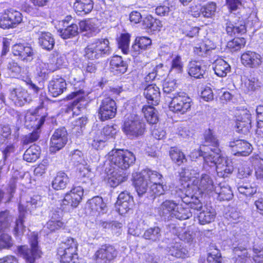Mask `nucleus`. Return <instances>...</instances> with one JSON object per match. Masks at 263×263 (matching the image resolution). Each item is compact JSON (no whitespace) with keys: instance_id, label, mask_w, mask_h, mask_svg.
<instances>
[{"instance_id":"473e14b6","label":"nucleus","mask_w":263,"mask_h":263,"mask_svg":"<svg viewBox=\"0 0 263 263\" xmlns=\"http://www.w3.org/2000/svg\"><path fill=\"white\" fill-rule=\"evenodd\" d=\"M213 70L218 77H224L230 72V65L222 59H218L213 63Z\"/></svg>"},{"instance_id":"2f4dec72","label":"nucleus","mask_w":263,"mask_h":263,"mask_svg":"<svg viewBox=\"0 0 263 263\" xmlns=\"http://www.w3.org/2000/svg\"><path fill=\"white\" fill-rule=\"evenodd\" d=\"M38 39L40 45L47 50L53 49L54 45V39L51 34L48 32H38Z\"/></svg>"},{"instance_id":"bb28decb","label":"nucleus","mask_w":263,"mask_h":263,"mask_svg":"<svg viewBox=\"0 0 263 263\" xmlns=\"http://www.w3.org/2000/svg\"><path fill=\"white\" fill-rule=\"evenodd\" d=\"M65 80L61 77H57L51 80L48 85V89L51 95L56 97L63 92L66 88Z\"/></svg>"},{"instance_id":"f257e3e1","label":"nucleus","mask_w":263,"mask_h":263,"mask_svg":"<svg viewBox=\"0 0 263 263\" xmlns=\"http://www.w3.org/2000/svg\"><path fill=\"white\" fill-rule=\"evenodd\" d=\"M204 140L205 145L191 153L190 156L191 159H195L202 156L204 160L203 167L206 169V165L215 166L217 174L220 177L224 178L231 174L233 171L232 162L228 157L223 156L218 147V140L211 129L205 132Z\"/></svg>"},{"instance_id":"8fccbe9b","label":"nucleus","mask_w":263,"mask_h":263,"mask_svg":"<svg viewBox=\"0 0 263 263\" xmlns=\"http://www.w3.org/2000/svg\"><path fill=\"white\" fill-rule=\"evenodd\" d=\"M215 46L210 41H205V43H201L198 46L194 48V52L200 56H204L210 50L214 49Z\"/></svg>"},{"instance_id":"338daca9","label":"nucleus","mask_w":263,"mask_h":263,"mask_svg":"<svg viewBox=\"0 0 263 263\" xmlns=\"http://www.w3.org/2000/svg\"><path fill=\"white\" fill-rule=\"evenodd\" d=\"M252 173V170L246 163H243L238 166V176L239 178L247 177Z\"/></svg>"},{"instance_id":"c9c22d12","label":"nucleus","mask_w":263,"mask_h":263,"mask_svg":"<svg viewBox=\"0 0 263 263\" xmlns=\"http://www.w3.org/2000/svg\"><path fill=\"white\" fill-rule=\"evenodd\" d=\"M188 73L192 77L200 79L203 78L205 69L201 66L199 62L191 61L189 64Z\"/></svg>"},{"instance_id":"7ed1b4c3","label":"nucleus","mask_w":263,"mask_h":263,"mask_svg":"<svg viewBox=\"0 0 263 263\" xmlns=\"http://www.w3.org/2000/svg\"><path fill=\"white\" fill-rule=\"evenodd\" d=\"M42 198L40 196L35 195L29 198L26 201L25 205L24 201H21L18 206L19 217L16 221L14 227V235L16 237H19L23 235L25 231V227L23 225V218L25 217V212L30 211L32 212L34 209L42 205Z\"/></svg>"},{"instance_id":"aec40b11","label":"nucleus","mask_w":263,"mask_h":263,"mask_svg":"<svg viewBox=\"0 0 263 263\" xmlns=\"http://www.w3.org/2000/svg\"><path fill=\"white\" fill-rule=\"evenodd\" d=\"M117 255L116 250L111 246H102L95 253V259L101 263H110Z\"/></svg>"},{"instance_id":"a19ab883","label":"nucleus","mask_w":263,"mask_h":263,"mask_svg":"<svg viewBox=\"0 0 263 263\" xmlns=\"http://www.w3.org/2000/svg\"><path fill=\"white\" fill-rule=\"evenodd\" d=\"M169 254L176 258H185L187 255V250L180 242H175L170 248Z\"/></svg>"},{"instance_id":"a211bd4d","label":"nucleus","mask_w":263,"mask_h":263,"mask_svg":"<svg viewBox=\"0 0 263 263\" xmlns=\"http://www.w3.org/2000/svg\"><path fill=\"white\" fill-rule=\"evenodd\" d=\"M117 108L116 103L110 98H106L103 100L100 105L99 115L102 121H105L114 118L116 114Z\"/></svg>"},{"instance_id":"f8f14e48","label":"nucleus","mask_w":263,"mask_h":263,"mask_svg":"<svg viewBox=\"0 0 263 263\" xmlns=\"http://www.w3.org/2000/svg\"><path fill=\"white\" fill-rule=\"evenodd\" d=\"M251 115L246 108H239L236 110L237 131L238 133L247 134L251 127Z\"/></svg>"},{"instance_id":"774afa93","label":"nucleus","mask_w":263,"mask_h":263,"mask_svg":"<svg viewBox=\"0 0 263 263\" xmlns=\"http://www.w3.org/2000/svg\"><path fill=\"white\" fill-rule=\"evenodd\" d=\"M170 12V4L168 3L158 6L155 9L156 13L160 16L168 15Z\"/></svg>"},{"instance_id":"69168bd1","label":"nucleus","mask_w":263,"mask_h":263,"mask_svg":"<svg viewBox=\"0 0 263 263\" xmlns=\"http://www.w3.org/2000/svg\"><path fill=\"white\" fill-rule=\"evenodd\" d=\"M87 122V119L85 117L79 118L73 122V133L78 132L79 134L82 132V128L86 125Z\"/></svg>"},{"instance_id":"dca6fc26","label":"nucleus","mask_w":263,"mask_h":263,"mask_svg":"<svg viewBox=\"0 0 263 263\" xmlns=\"http://www.w3.org/2000/svg\"><path fill=\"white\" fill-rule=\"evenodd\" d=\"M12 52L14 56L25 62H31L34 57L35 51L28 44H15L12 48Z\"/></svg>"},{"instance_id":"9d476101","label":"nucleus","mask_w":263,"mask_h":263,"mask_svg":"<svg viewBox=\"0 0 263 263\" xmlns=\"http://www.w3.org/2000/svg\"><path fill=\"white\" fill-rule=\"evenodd\" d=\"M171 96L169 108L174 113L184 115L189 111L193 105L192 100L184 92H175Z\"/></svg>"},{"instance_id":"2eb2a0df","label":"nucleus","mask_w":263,"mask_h":263,"mask_svg":"<svg viewBox=\"0 0 263 263\" xmlns=\"http://www.w3.org/2000/svg\"><path fill=\"white\" fill-rule=\"evenodd\" d=\"M84 190L80 186L73 187L70 192L67 193L61 201V205L64 209V206L76 208L81 202L83 196Z\"/></svg>"},{"instance_id":"49530a36","label":"nucleus","mask_w":263,"mask_h":263,"mask_svg":"<svg viewBox=\"0 0 263 263\" xmlns=\"http://www.w3.org/2000/svg\"><path fill=\"white\" fill-rule=\"evenodd\" d=\"M130 35L127 33H122L118 39V46L124 54H128L129 52V44Z\"/></svg>"},{"instance_id":"4468645a","label":"nucleus","mask_w":263,"mask_h":263,"mask_svg":"<svg viewBox=\"0 0 263 263\" xmlns=\"http://www.w3.org/2000/svg\"><path fill=\"white\" fill-rule=\"evenodd\" d=\"M89 91L83 89L76 90L67 96L68 100L74 99L72 105L74 114L78 115L81 110L84 109L85 104L88 102V95Z\"/></svg>"},{"instance_id":"4d7b16f0","label":"nucleus","mask_w":263,"mask_h":263,"mask_svg":"<svg viewBox=\"0 0 263 263\" xmlns=\"http://www.w3.org/2000/svg\"><path fill=\"white\" fill-rule=\"evenodd\" d=\"M256 112L257 123L256 134L261 135L263 134V105L257 106Z\"/></svg>"},{"instance_id":"c85d7f7f","label":"nucleus","mask_w":263,"mask_h":263,"mask_svg":"<svg viewBox=\"0 0 263 263\" xmlns=\"http://www.w3.org/2000/svg\"><path fill=\"white\" fill-rule=\"evenodd\" d=\"M61 64L58 63L57 66H50L49 64L42 61L38 62L35 65L34 73L35 76L40 77L42 79H44L49 72L58 69V67Z\"/></svg>"},{"instance_id":"393cba45","label":"nucleus","mask_w":263,"mask_h":263,"mask_svg":"<svg viewBox=\"0 0 263 263\" xmlns=\"http://www.w3.org/2000/svg\"><path fill=\"white\" fill-rule=\"evenodd\" d=\"M241 63L245 66L250 68H255L261 63V55L254 51H247L241 56Z\"/></svg>"},{"instance_id":"b1692460","label":"nucleus","mask_w":263,"mask_h":263,"mask_svg":"<svg viewBox=\"0 0 263 263\" xmlns=\"http://www.w3.org/2000/svg\"><path fill=\"white\" fill-rule=\"evenodd\" d=\"M10 99L16 106H22L31 101V97L27 91L22 87L13 89L10 92Z\"/></svg>"},{"instance_id":"0eeeda50","label":"nucleus","mask_w":263,"mask_h":263,"mask_svg":"<svg viewBox=\"0 0 263 263\" xmlns=\"http://www.w3.org/2000/svg\"><path fill=\"white\" fill-rule=\"evenodd\" d=\"M110 167L114 166L122 170H126L134 163L135 157L127 150L113 149L108 154Z\"/></svg>"},{"instance_id":"9b49d317","label":"nucleus","mask_w":263,"mask_h":263,"mask_svg":"<svg viewBox=\"0 0 263 263\" xmlns=\"http://www.w3.org/2000/svg\"><path fill=\"white\" fill-rule=\"evenodd\" d=\"M31 250L26 246H21L18 248L19 254L29 263H43L40 259L42 252L39 248L37 235L33 233L30 239Z\"/></svg>"},{"instance_id":"79ce46f5","label":"nucleus","mask_w":263,"mask_h":263,"mask_svg":"<svg viewBox=\"0 0 263 263\" xmlns=\"http://www.w3.org/2000/svg\"><path fill=\"white\" fill-rule=\"evenodd\" d=\"M144 117L149 124H155L158 121L157 112L155 108L151 106H144L142 108Z\"/></svg>"},{"instance_id":"58836bf2","label":"nucleus","mask_w":263,"mask_h":263,"mask_svg":"<svg viewBox=\"0 0 263 263\" xmlns=\"http://www.w3.org/2000/svg\"><path fill=\"white\" fill-rule=\"evenodd\" d=\"M143 25L151 31H159L163 26L161 21L151 15H147L144 18Z\"/></svg>"},{"instance_id":"20e7f679","label":"nucleus","mask_w":263,"mask_h":263,"mask_svg":"<svg viewBox=\"0 0 263 263\" xmlns=\"http://www.w3.org/2000/svg\"><path fill=\"white\" fill-rule=\"evenodd\" d=\"M145 126V122L140 116L130 114L125 118L122 131L129 139H137L144 135Z\"/></svg>"},{"instance_id":"c756f323","label":"nucleus","mask_w":263,"mask_h":263,"mask_svg":"<svg viewBox=\"0 0 263 263\" xmlns=\"http://www.w3.org/2000/svg\"><path fill=\"white\" fill-rule=\"evenodd\" d=\"M80 29L90 35H93L99 32L98 21L96 19H89L81 21L79 23Z\"/></svg>"},{"instance_id":"f3484780","label":"nucleus","mask_w":263,"mask_h":263,"mask_svg":"<svg viewBox=\"0 0 263 263\" xmlns=\"http://www.w3.org/2000/svg\"><path fill=\"white\" fill-rule=\"evenodd\" d=\"M67 133L65 128L55 130L50 140L49 150L55 153L63 148L67 142Z\"/></svg>"},{"instance_id":"e433bc0d","label":"nucleus","mask_w":263,"mask_h":263,"mask_svg":"<svg viewBox=\"0 0 263 263\" xmlns=\"http://www.w3.org/2000/svg\"><path fill=\"white\" fill-rule=\"evenodd\" d=\"M185 196L182 197V203H178L177 208L176 209V212L180 214L181 217H178L177 216H174V217L180 220H185L189 218L192 215V213L190 210L191 206L189 204L186 203L183 201V199L185 197H187V195H185Z\"/></svg>"},{"instance_id":"37998d69","label":"nucleus","mask_w":263,"mask_h":263,"mask_svg":"<svg viewBox=\"0 0 263 263\" xmlns=\"http://www.w3.org/2000/svg\"><path fill=\"white\" fill-rule=\"evenodd\" d=\"M12 220L13 218L8 211L0 212V232H7Z\"/></svg>"},{"instance_id":"5701e85b","label":"nucleus","mask_w":263,"mask_h":263,"mask_svg":"<svg viewBox=\"0 0 263 263\" xmlns=\"http://www.w3.org/2000/svg\"><path fill=\"white\" fill-rule=\"evenodd\" d=\"M229 146L232 148L235 155L246 156L252 151L251 144L244 140L237 139L231 141Z\"/></svg>"},{"instance_id":"f03ea898","label":"nucleus","mask_w":263,"mask_h":263,"mask_svg":"<svg viewBox=\"0 0 263 263\" xmlns=\"http://www.w3.org/2000/svg\"><path fill=\"white\" fill-rule=\"evenodd\" d=\"M182 187L180 190L184 194L189 196H195L197 192L199 194H206L213 196V191L216 186L213 178L209 174L203 173L199 176L197 170L184 168L180 173Z\"/></svg>"},{"instance_id":"bf43d9fd","label":"nucleus","mask_w":263,"mask_h":263,"mask_svg":"<svg viewBox=\"0 0 263 263\" xmlns=\"http://www.w3.org/2000/svg\"><path fill=\"white\" fill-rule=\"evenodd\" d=\"M170 155L172 160L178 165H180L185 160L184 154L177 148H172L170 151Z\"/></svg>"},{"instance_id":"6ab92c4d","label":"nucleus","mask_w":263,"mask_h":263,"mask_svg":"<svg viewBox=\"0 0 263 263\" xmlns=\"http://www.w3.org/2000/svg\"><path fill=\"white\" fill-rule=\"evenodd\" d=\"M108 182L111 187H116L127 179L128 175L124 170L110 167L106 170Z\"/></svg>"},{"instance_id":"a878e982","label":"nucleus","mask_w":263,"mask_h":263,"mask_svg":"<svg viewBox=\"0 0 263 263\" xmlns=\"http://www.w3.org/2000/svg\"><path fill=\"white\" fill-rule=\"evenodd\" d=\"M216 195L220 201L230 200L233 196L230 186L226 182H221L216 185L213 195Z\"/></svg>"},{"instance_id":"f704fd0d","label":"nucleus","mask_w":263,"mask_h":263,"mask_svg":"<svg viewBox=\"0 0 263 263\" xmlns=\"http://www.w3.org/2000/svg\"><path fill=\"white\" fill-rule=\"evenodd\" d=\"M110 67L117 74L123 73L127 70V65L121 57L116 55L112 57L110 62Z\"/></svg>"},{"instance_id":"5fc2aeb1","label":"nucleus","mask_w":263,"mask_h":263,"mask_svg":"<svg viewBox=\"0 0 263 263\" xmlns=\"http://www.w3.org/2000/svg\"><path fill=\"white\" fill-rule=\"evenodd\" d=\"M161 178L158 181H151L148 192L151 196H158L163 194L164 189L163 185L160 183Z\"/></svg>"},{"instance_id":"e2e57ef3","label":"nucleus","mask_w":263,"mask_h":263,"mask_svg":"<svg viewBox=\"0 0 263 263\" xmlns=\"http://www.w3.org/2000/svg\"><path fill=\"white\" fill-rule=\"evenodd\" d=\"M97 132H101L102 137L107 141L110 139L114 138L117 129L113 126L107 125L105 126L102 130H98Z\"/></svg>"},{"instance_id":"864d4df0","label":"nucleus","mask_w":263,"mask_h":263,"mask_svg":"<svg viewBox=\"0 0 263 263\" xmlns=\"http://www.w3.org/2000/svg\"><path fill=\"white\" fill-rule=\"evenodd\" d=\"M246 43V40L243 37H237L229 41L227 43V47L231 51H236L243 48Z\"/></svg>"},{"instance_id":"3c124183","label":"nucleus","mask_w":263,"mask_h":263,"mask_svg":"<svg viewBox=\"0 0 263 263\" xmlns=\"http://www.w3.org/2000/svg\"><path fill=\"white\" fill-rule=\"evenodd\" d=\"M60 35L64 39L72 37L78 33V27L77 24H71L64 29L60 31Z\"/></svg>"},{"instance_id":"680f3d73","label":"nucleus","mask_w":263,"mask_h":263,"mask_svg":"<svg viewBox=\"0 0 263 263\" xmlns=\"http://www.w3.org/2000/svg\"><path fill=\"white\" fill-rule=\"evenodd\" d=\"M160 236V230L158 227L151 228L146 230L143 235V237L146 239L156 241Z\"/></svg>"},{"instance_id":"4be33fe9","label":"nucleus","mask_w":263,"mask_h":263,"mask_svg":"<svg viewBox=\"0 0 263 263\" xmlns=\"http://www.w3.org/2000/svg\"><path fill=\"white\" fill-rule=\"evenodd\" d=\"M87 207L90 210V213L93 215H98L105 213L107 211L106 203L100 196H95L88 200Z\"/></svg>"},{"instance_id":"7c9ffc66","label":"nucleus","mask_w":263,"mask_h":263,"mask_svg":"<svg viewBox=\"0 0 263 263\" xmlns=\"http://www.w3.org/2000/svg\"><path fill=\"white\" fill-rule=\"evenodd\" d=\"M17 180H24L23 183H31L30 175L28 172H19L15 171L14 172L12 179L10 181L9 193L12 194L15 189V183Z\"/></svg>"},{"instance_id":"ddd939ff","label":"nucleus","mask_w":263,"mask_h":263,"mask_svg":"<svg viewBox=\"0 0 263 263\" xmlns=\"http://www.w3.org/2000/svg\"><path fill=\"white\" fill-rule=\"evenodd\" d=\"M23 20L22 14L13 9L6 11L0 18V27L9 29L16 27Z\"/></svg>"},{"instance_id":"052dcab7","label":"nucleus","mask_w":263,"mask_h":263,"mask_svg":"<svg viewBox=\"0 0 263 263\" xmlns=\"http://www.w3.org/2000/svg\"><path fill=\"white\" fill-rule=\"evenodd\" d=\"M77 172L79 177H89L90 176V168L87 163H78L76 164Z\"/></svg>"},{"instance_id":"423d86ee","label":"nucleus","mask_w":263,"mask_h":263,"mask_svg":"<svg viewBox=\"0 0 263 263\" xmlns=\"http://www.w3.org/2000/svg\"><path fill=\"white\" fill-rule=\"evenodd\" d=\"M162 176L158 172L144 170L134 176V184L139 196L148 191L151 181H158Z\"/></svg>"},{"instance_id":"ea45409f","label":"nucleus","mask_w":263,"mask_h":263,"mask_svg":"<svg viewBox=\"0 0 263 263\" xmlns=\"http://www.w3.org/2000/svg\"><path fill=\"white\" fill-rule=\"evenodd\" d=\"M40 154V148L39 146L33 144L30 146L25 152L23 158L24 160L28 162L35 161L39 157Z\"/></svg>"},{"instance_id":"09e8293b","label":"nucleus","mask_w":263,"mask_h":263,"mask_svg":"<svg viewBox=\"0 0 263 263\" xmlns=\"http://www.w3.org/2000/svg\"><path fill=\"white\" fill-rule=\"evenodd\" d=\"M216 4L214 2H210L201 7V15L206 18H212L215 14Z\"/></svg>"},{"instance_id":"1a4fd4ad","label":"nucleus","mask_w":263,"mask_h":263,"mask_svg":"<svg viewBox=\"0 0 263 263\" xmlns=\"http://www.w3.org/2000/svg\"><path fill=\"white\" fill-rule=\"evenodd\" d=\"M77 243L72 238H68L58 250V254L60 256L63 263H85L79 259L76 253Z\"/></svg>"},{"instance_id":"6e6552de","label":"nucleus","mask_w":263,"mask_h":263,"mask_svg":"<svg viewBox=\"0 0 263 263\" xmlns=\"http://www.w3.org/2000/svg\"><path fill=\"white\" fill-rule=\"evenodd\" d=\"M111 48L107 39H100L94 41L85 48V57L90 60L98 59L111 53Z\"/></svg>"},{"instance_id":"72a5a7b5","label":"nucleus","mask_w":263,"mask_h":263,"mask_svg":"<svg viewBox=\"0 0 263 263\" xmlns=\"http://www.w3.org/2000/svg\"><path fill=\"white\" fill-rule=\"evenodd\" d=\"M74 7L79 15L89 13L92 9L93 4L92 0H75Z\"/></svg>"},{"instance_id":"cd10ccee","label":"nucleus","mask_w":263,"mask_h":263,"mask_svg":"<svg viewBox=\"0 0 263 263\" xmlns=\"http://www.w3.org/2000/svg\"><path fill=\"white\" fill-rule=\"evenodd\" d=\"M144 96L152 105H156L159 103L160 98L159 88L155 84L147 85L144 90ZM150 103L149 102H148Z\"/></svg>"},{"instance_id":"6e6d98bb","label":"nucleus","mask_w":263,"mask_h":263,"mask_svg":"<svg viewBox=\"0 0 263 263\" xmlns=\"http://www.w3.org/2000/svg\"><path fill=\"white\" fill-rule=\"evenodd\" d=\"M238 192L246 196H250L254 195L257 191V188L255 184H250L247 183H243L238 186Z\"/></svg>"},{"instance_id":"0e129e2a","label":"nucleus","mask_w":263,"mask_h":263,"mask_svg":"<svg viewBox=\"0 0 263 263\" xmlns=\"http://www.w3.org/2000/svg\"><path fill=\"white\" fill-rule=\"evenodd\" d=\"M63 226V223L60 218H56L52 216L51 219L47 223L46 227L50 231L58 230Z\"/></svg>"},{"instance_id":"412c9836","label":"nucleus","mask_w":263,"mask_h":263,"mask_svg":"<svg viewBox=\"0 0 263 263\" xmlns=\"http://www.w3.org/2000/svg\"><path fill=\"white\" fill-rule=\"evenodd\" d=\"M178 203L172 200H166L163 201L157 208V212L159 215L163 217L164 219L174 217V216L181 217L180 214L176 211Z\"/></svg>"},{"instance_id":"4c0bfd02","label":"nucleus","mask_w":263,"mask_h":263,"mask_svg":"<svg viewBox=\"0 0 263 263\" xmlns=\"http://www.w3.org/2000/svg\"><path fill=\"white\" fill-rule=\"evenodd\" d=\"M68 182L69 178L67 174L63 172H59L52 181V185L55 190H62L66 187Z\"/></svg>"},{"instance_id":"603ef678","label":"nucleus","mask_w":263,"mask_h":263,"mask_svg":"<svg viewBox=\"0 0 263 263\" xmlns=\"http://www.w3.org/2000/svg\"><path fill=\"white\" fill-rule=\"evenodd\" d=\"M183 63L181 58L178 54L172 57L171 71L180 73L183 71Z\"/></svg>"},{"instance_id":"13d9d810","label":"nucleus","mask_w":263,"mask_h":263,"mask_svg":"<svg viewBox=\"0 0 263 263\" xmlns=\"http://www.w3.org/2000/svg\"><path fill=\"white\" fill-rule=\"evenodd\" d=\"M143 222L139 223L137 220H135L128 224V233L136 236H139L143 230Z\"/></svg>"},{"instance_id":"a18cd8bd","label":"nucleus","mask_w":263,"mask_h":263,"mask_svg":"<svg viewBox=\"0 0 263 263\" xmlns=\"http://www.w3.org/2000/svg\"><path fill=\"white\" fill-rule=\"evenodd\" d=\"M236 263H249L251 259L248 257V252L245 248H235L233 250Z\"/></svg>"},{"instance_id":"de8ad7c7","label":"nucleus","mask_w":263,"mask_h":263,"mask_svg":"<svg viewBox=\"0 0 263 263\" xmlns=\"http://www.w3.org/2000/svg\"><path fill=\"white\" fill-rule=\"evenodd\" d=\"M246 30V27L243 23L234 25L230 22L227 23L226 31L230 35H235L236 33H243Z\"/></svg>"},{"instance_id":"39448f33","label":"nucleus","mask_w":263,"mask_h":263,"mask_svg":"<svg viewBox=\"0 0 263 263\" xmlns=\"http://www.w3.org/2000/svg\"><path fill=\"white\" fill-rule=\"evenodd\" d=\"M183 201L189 204L191 209L200 211L198 218L201 224L210 223L214 220L216 215L215 210L211 206H203L202 202L196 196L192 195L191 199H189L188 196V197L184 198Z\"/></svg>"},{"instance_id":"c03bdc74","label":"nucleus","mask_w":263,"mask_h":263,"mask_svg":"<svg viewBox=\"0 0 263 263\" xmlns=\"http://www.w3.org/2000/svg\"><path fill=\"white\" fill-rule=\"evenodd\" d=\"M92 139L90 140L89 143L92 147L95 149H102L105 144L106 141L102 137L101 132H95L92 133Z\"/></svg>"}]
</instances>
